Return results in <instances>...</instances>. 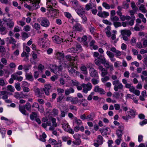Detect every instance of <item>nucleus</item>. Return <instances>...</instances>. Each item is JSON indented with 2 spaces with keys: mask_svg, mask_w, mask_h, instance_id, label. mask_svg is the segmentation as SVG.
Masks as SVG:
<instances>
[{
  "mask_svg": "<svg viewBox=\"0 0 147 147\" xmlns=\"http://www.w3.org/2000/svg\"><path fill=\"white\" fill-rule=\"evenodd\" d=\"M125 87L127 88H129V91L130 92L131 90L134 87V86H131L130 84L127 83L125 85Z\"/></svg>",
  "mask_w": 147,
  "mask_h": 147,
  "instance_id": "45",
  "label": "nucleus"
},
{
  "mask_svg": "<svg viewBox=\"0 0 147 147\" xmlns=\"http://www.w3.org/2000/svg\"><path fill=\"white\" fill-rule=\"evenodd\" d=\"M98 59H100V62L102 64H104L106 62L105 59H101L100 56L98 57Z\"/></svg>",
  "mask_w": 147,
  "mask_h": 147,
  "instance_id": "61",
  "label": "nucleus"
},
{
  "mask_svg": "<svg viewBox=\"0 0 147 147\" xmlns=\"http://www.w3.org/2000/svg\"><path fill=\"white\" fill-rule=\"evenodd\" d=\"M75 121L76 124L79 126L82 124V121L80 119H77L76 118H75Z\"/></svg>",
  "mask_w": 147,
  "mask_h": 147,
  "instance_id": "50",
  "label": "nucleus"
},
{
  "mask_svg": "<svg viewBox=\"0 0 147 147\" xmlns=\"http://www.w3.org/2000/svg\"><path fill=\"white\" fill-rule=\"evenodd\" d=\"M46 135L45 133H43L42 135H40V140L41 141L45 142L46 141L45 138H46Z\"/></svg>",
  "mask_w": 147,
  "mask_h": 147,
  "instance_id": "28",
  "label": "nucleus"
},
{
  "mask_svg": "<svg viewBox=\"0 0 147 147\" xmlns=\"http://www.w3.org/2000/svg\"><path fill=\"white\" fill-rule=\"evenodd\" d=\"M6 85V81L3 78H0V86H3Z\"/></svg>",
  "mask_w": 147,
  "mask_h": 147,
  "instance_id": "30",
  "label": "nucleus"
},
{
  "mask_svg": "<svg viewBox=\"0 0 147 147\" xmlns=\"http://www.w3.org/2000/svg\"><path fill=\"white\" fill-rule=\"evenodd\" d=\"M24 30L26 32H28L30 30V28L28 25H26L24 27Z\"/></svg>",
  "mask_w": 147,
  "mask_h": 147,
  "instance_id": "60",
  "label": "nucleus"
},
{
  "mask_svg": "<svg viewBox=\"0 0 147 147\" xmlns=\"http://www.w3.org/2000/svg\"><path fill=\"white\" fill-rule=\"evenodd\" d=\"M136 111L133 110H131L129 111V113L133 117L135 115Z\"/></svg>",
  "mask_w": 147,
  "mask_h": 147,
  "instance_id": "62",
  "label": "nucleus"
},
{
  "mask_svg": "<svg viewBox=\"0 0 147 147\" xmlns=\"http://www.w3.org/2000/svg\"><path fill=\"white\" fill-rule=\"evenodd\" d=\"M1 61L3 65H6L7 64V61L5 58H2L1 59Z\"/></svg>",
  "mask_w": 147,
  "mask_h": 147,
  "instance_id": "47",
  "label": "nucleus"
},
{
  "mask_svg": "<svg viewBox=\"0 0 147 147\" xmlns=\"http://www.w3.org/2000/svg\"><path fill=\"white\" fill-rule=\"evenodd\" d=\"M47 4H49L51 5V4L54 7L56 5V4H57V2L55 0H47Z\"/></svg>",
  "mask_w": 147,
  "mask_h": 147,
  "instance_id": "25",
  "label": "nucleus"
},
{
  "mask_svg": "<svg viewBox=\"0 0 147 147\" xmlns=\"http://www.w3.org/2000/svg\"><path fill=\"white\" fill-rule=\"evenodd\" d=\"M81 69L82 71H84V74H87V67L84 66H82L81 67Z\"/></svg>",
  "mask_w": 147,
  "mask_h": 147,
  "instance_id": "41",
  "label": "nucleus"
},
{
  "mask_svg": "<svg viewBox=\"0 0 147 147\" xmlns=\"http://www.w3.org/2000/svg\"><path fill=\"white\" fill-rule=\"evenodd\" d=\"M57 58L58 59L62 61L64 57V54L58 52L57 53Z\"/></svg>",
  "mask_w": 147,
  "mask_h": 147,
  "instance_id": "14",
  "label": "nucleus"
},
{
  "mask_svg": "<svg viewBox=\"0 0 147 147\" xmlns=\"http://www.w3.org/2000/svg\"><path fill=\"white\" fill-rule=\"evenodd\" d=\"M80 105H81L83 107H86L88 105V102L86 99H82L79 100Z\"/></svg>",
  "mask_w": 147,
  "mask_h": 147,
  "instance_id": "11",
  "label": "nucleus"
},
{
  "mask_svg": "<svg viewBox=\"0 0 147 147\" xmlns=\"http://www.w3.org/2000/svg\"><path fill=\"white\" fill-rule=\"evenodd\" d=\"M7 25L9 28H12L13 27L14 25V22H11L7 23Z\"/></svg>",
  "mask_w": 147,
  "mask_h": 147,
  "instance_id": "55",
  "label": "nucleus"
},
{
  "mask_svg": "<svg viewBox=\"0 0 147 147\" xmlns=\"http://www.w3.org/2000/svg\"><path fill=\"white\" fill-rule=\"evenodd\" d=\"M92 82L94 85L98 84V80L95 78H93L92 80Z\"/></svg>",
  "mask_w": 147,
  "mask_h": 147,
  "instance_id": "59",
  "label": "nucleus"
},
{
  "mask_svg": "<svg viewBox=\"0 0 147 147\" xmlns=\"http://www.w3.org/2000/svg\"><path fill=\"white\" fill-rule=\"evenodd\" d=\"M68 70L69 72L72 74L74 76H76L77 72L74 69L73 67L72 66H69L68 67Z\"/></svg>",
  "mask_w": 147,
  "mask_h": 147,
  "instance_id": "9",
  "label": "nucleus"
},
{
  "mask_svg": "<svg viewBox=\"0 0 147 147\" xmlns=\"http://www.w3.org/2000/svg\"><path fill=\"white\" fill-rule=\"evenodd\" d=\"M107 54L110 58L114 57L115 56L114 54L113 53L109 51H107Z\"/></svg>",
  "mask_w": 147,
  "mask_h": 147,
  "instance_id": "40",
  "label": "nucleus"
},
{
  "mask_svg": "<svg viewBox=\"0 0 147 147\" xmlns=\"http://www.w3.org/2000/svg\"><path fill=\"white\" fill-rule=\"evenodd\" d=\"M26 78L31 81H32L33 80V78L32 74H26Z\"/></svg>",
  "mask_w": 147,
  "mask_h": 147,
  "instance_id": "32",
  "label": "nucleus"
},
{
  "mask_svg": "<svg viewBox=\"0 0 147 147\" xmlns=\"http://www.w3.org/2000/svg\"><path fill=\"white\" fill-rule=\"evenodd\" d=\"M34 26L36 30H39L40 28V26L38 23H35L34 24Z\"/></svg>",
  "mask_w": 147,
  "mask_h": 147,
  "instance_id": "57",
  "label": "nucleus"
},
{
  "mask_svg": "<svg viewBox=\"0 0 147 147\" xmlns=\"http://www.w3.org/2000/svg\"><path fill=\"white\" fill-rule=\"evenodd\" d=\"M22 57H25L26 58L24 59V60L27 61L28 60V55L25 52H23L21 54Z\"/></svg>",
  "mask_w": 147,
  "mask_h": 147,
  "instance_id": "34",
  "label": "nucleus"
},
{
  "mask_svg": "<svg viewBox=\"0 0 147 147\" xmlns=\"http://www.w3.org/2000/svg\"><path fill=\"white\" fill-rule=\"evenodd\" d=\"M93 8L92 5L91 3H89L86 5L85 6V9L88 11L90 9H92Z\"/></svg>",
  "mask_w": 147,
  "mask_h": 147,
  "instance_id": "39",
  "label": "nucleus"
},
{
  "mask_svg": "<svg viewBox=\"0 0 147 147\" xmlns=\"http://www.w3.org/2000/svg\"><path fill=\"white\" fill-rule=\"evenodd\" d=\"M115 53V55L117 57L120 56L122 54L121 52L119 50H117Z\"/></svg>",
  "mask_w": 147,
  "mask_h": 147,
  "instance_id": "64",
  "label": "nucleus"
},
{
  "mask_svg": "<svg viewBox=\"0 0 147 147\" xmlns=\"http://www.w3.org/2000/svg\"><path fill=\"white\" fill-rule=\"evenodd\" d=\"M62 127L64 129V130L67 131V130L69 128V125L68 124L64 123L62 124Z\"/></svg>",
  "mask_w": 147,
  "mask_h": 147,
  "instance_id": "37",
  "label": "nucleus"
},
{
  "mask_svg": "<svg viewBox=\"0 0 147 147\" xmlns=\"http://www.w3.org/2000/svg\"><path fill=\"white\" fill-rule=\"evenodd\" d=\"M94 117V113H91L86 116V119L88 121H93V118Z\"/></svg>",
  "mask_w": 147,
  "mask_h": 147,
  "instance_id": "21",
  "label": "nucleus"
},
{
  "mask_svg": "<svg viewBox=\"0 0 147 147\" xmlns=\"http://www.w3.org/2000/svg\"><path fill=\"white\" fill-rule=\"evenodd\" d=\"M94 91L97 92L99 93L100 94H104L105 93L104 90L101 88H100L98 86H96L94 90Z\"/></svg>",
  "mask_w": 147,
  "mask_h": 147,
  "instance_id": "6",
  "label": "nucleus"
},
{
  "mask_svg": "<svg viewBox=\"0 0 147 147\" xmlns=\"http://www.w3.org/2000/svg\"><path fill=\"white\" fill-rule=\"evenodd\" d=\"M139 9L142 11L144 13H146L147 12L146 10L145 9L144 5H142L139 7Z\"/></svg>",
  "mask_w": 147,
  "mask_h": 147,
  "instance_id": "42",
  "label": "nucleus"
},
{
  "mask_svg": "<svg viewBox=\"0 0 147 147\" xmlns=\"http://www.w3.org/2000/svg\"><path fill=\"white\" fill-rule=\"evenodd\" d=\"M130 92L138 96H139L140 94V91L136 89L134 87L133 88L132 90H131Z\"/></svg>",
  "mask_w": 147,
  "mask_h": 147,
  "instance_id": "23",
  "label": "nucleus"
},
{
  "mask_svg": "<svg viewBox=\"0 0 147 147\" xmlns=\"http://www.w3.org/2000/svg\"><path fill=\"white\" fill-rule=\"evenodd\" d=\"M111 20L113 21H117L119 20V18L117 16H115L111 18Z\"/></svg>",
  "mask_w": 147,
  "mask_h": 147,
  "instance_id": "58",
  "label": "nucleus"
},
{
  "mask_svg": "<svg viewBox=\"0 0 147 147\" xmlns=\"http://www.w3.org/2000/svg\"><path fill=\"white\" fill-rule=\"evenodd\" d=\"M120 83L119 80L118 79L116 80H115L113 81L112 82L114 86H115L118 85Z\"/></svg>",
  "mask_w": 147,
  "mask_h": 147,
  "instance_id": "49",
  "label": "nucleus"
},
{
  "mask_svg": "<svg viewBox=\"0 0 147 147\" xmlns=\"http://www.w3.org/2000/svg\"><path fill=\"white\" fill-rule=\"evenodd\" d=\"M65 58L67 60L70 62L71 63L75 61V58L69 55L66 56Z\"/></svg>",
  "mask_w": 147,
  "mask_h": 147,
  "instance_id": "17",
  "label": "nucleus"
},
{
  "mask_svg": "<svg viewBox=\"0 0 147 147\" xmlns=\"http://www.w3.org/2000/svg\"><path fill=\"white\" fill-rule=\"evenodd\" d=\"M20 84L18 82L15 84V86L16 89L18 91H20L21 89Z\"/></svg>",
  "mask_w": 147,
  "mask_h": 147,
  "instance_id": "38",
  "label": "nucleus"
},
{
  "mask_svg": "<svg viewBox=\"0 0 147 147\" xmlns=\"http://www.w3.org/2000/svg\"><path fill=\"white\" fill-rule=\"evenodd\" d=\"M52 122L53 124V126L55 127H57V123L56 122V119L55 118H52L51 119Z\"/></svg>",
  "mask_w": 147,
  "mask_h": 147,
  "instance_id": "43",
  "label": "nucleus"
},
{
  "mask_svg": "<svg viewBox=\"0 0 147 147\" xmlns=\"http://www.w3.org/2000/svg\"><path fill=\"white\" fill-rule=\"evenodd\" d=\"M30 118L32 120H33L34 118L36 119L37 117L36 113L35 112H32L30 115Z\"/></svg>",
  "mask_w": 147,
  "mask_h": 147,
  "instance_id": "33",
  "label": "nucleus"
},
{
  "mask_svg": "<svg viewBox=\"0 0 147 147\" xmlns=\"http://www.w3.org/2000/svg\"><path fill=\"white\" fill-rule=\"evenodd\" d=\"M123 88V86L121 83H120L118 85L114 86V90L116 91H117L119 89L122 90Z\"/></svg>",
  "mask_w": 147,
  "mask_h": 147,
  "instance_id": "19",
  "label": "nucleus"
},
{
  "mask_svg": "<svg viewBox=\"0 0 147 147\" xmlns=\"http://www.w3.org/2000/svg\"><path fill=\"white\" fill-rule=\"evenodd\" d=\"M7 91L11 92H13L15 91L14 87L11 85H9L7 86Z\"/></svg>",
  "mask_w": 147,
  "mask_h": 147,
  "instance_id": "27",
  "label": "nucleus"
},
{
  "mask_svg": "<svg viewBox=\"0 0 147 147\" xmlns=\"http://www.w3.org/2000/svg\"><path fill=\"white\" fill-rule=\"evenodd\" d=\"M22 74V71H18L11 75V77H12L14 80H16L19 82H21L23 80V78L22 77L18 76L21 75Z\"/></svg>",
  "mask_w": 147,
  "mask_h": 147,
  "instance_id": "2",
  "label": "nucleus"
},
{
  "mask_svg": "<svg viewBox=\"0 0 147 147\" xmlns=\"http://www.w3.org/2000/svg\"><path fill=\"white\" fill-rule=\"evenodd\" d=\"M106 30V33L107 36L109 37L111 36V33L110 32L111 30V28L110 26H108L105 29Z\"/></svg>",
  "mask_w": 147,
  "mask_h": 147,
  "instance_id": "18",
  "label": "nucleus"
},
{
  "mask_svg": "<svg viewBox=\"0 0 147 147\" xmlns=\"http://www.w3.org/2000/svg\"><path fill=\"white\" fill-rule=\"evenodd\" d=\"M40 24L43 27H47L49 26L50 22L46 18H43L41 20Z\"/></svg>",
  "mask_w": 147,
  "mask_h": 147,
  "instance_id": "4",
  "label": "nucleus"
},
{
  "mask_svg": "<svg viewBox=\"0 0 147 147\" xmlns=\"http://www.w3.org/2000/svg\"><path fill=\"white\" fill-rule=\"evenodd\" d=\"M111 76V79L113 80H117L118 77L115 74H109V76Z\"/></svg>",
  "mask_w": 147,
  "mask_h": 147,
  "instance_id": "53",
  "label": "nucleus"
},
{
  "mask_svg": "<svg viewBox=\"0 0 147 147\" xmlns=\"http://www.w3.org/2000/svg\"><path fill=\"white\" fill-rule=\"evenodd\" d=\"M113 24L116 28H117L118 27L121 26V23L119 22H114Z\"/></svg>",
  "mask_w": 147,
  "mask_h": 147,
  "instance_id": "52",
  "label": "nucleus"
},
{
  "mask_svg": "<svg viewBox=\"0 0 147 147\" xmlns=\"http://www.w3.org/2000/svg\"><path fill=\"white\" fill-rule=\"evenodd\" d=\"M109 80V78L108 76H106L104 78L101 79L102 81L103 82H105Z\"/></svg>",
  "mask_w": 147,
  "mask_h": 147,
  "instance_id": "56",
  "label": "nucleus"
},
{
  "mask_svg": "<svg viewBox=\"0 0 147 147\" xmlns=\"http://www.w3.org/2000/svg\"><path fill=\"white\" fill-rule=\"evenodd\" d=\"M53 41L55 43L59 44L63 42V39L57 36H55L52 38Z\"/></svg>",
  "mask_w": 147,
  "mask_h": 147,
  "instance_id": "8",
  "label": "nucleus"
},
{
  "mask_svg": "<svg viewBox=\"0 0 147 147\" xmlns=\"http://www.w3.org/2000/svg\"><path fill=\"white\" fill-rule=\"evenodd\" d=\"M121 34L122 36L126 35L127 36L129 37L131 35V32L129 30L125 29L121 31Z\"/></svg>",
  "mask_w": 147,
  "mask_h": 147,
  "instance_id": "5",
  "label": "nucleus"
},
{
  "mask_svg": "<svg viewBox=\"0 0 147 147\" xmlns=\"http://www.w3.org/2000/svg\"><path fill=\"white\" fill-rule=\"evenodd\" d=\"M32 107L33 108H39V105L38 103L36 102H34L33 103Z\"/></svg>",
  "mask_w": 147,
  "mask_h": 147,
  "instance_id": "63",
  "label": "nucleus"
},
{
  "mask_svg": "<svg viewBox=\"0 0 147 147\" xmlns=\"http://www.w3.org/2000/svg\"><path fill=\"white\" fill-rule=\"evenodd\" d=\"M74 92V89L71 88L69 89H67L65 91V94L66 95H68L71 93H73Z\"/></svg>",
  "mask_w": 147,
  "mask_h": 147,
  "instance_id": "24",
  "label": "nucleus"
},
{
  "mask_svg": "<svg viewBox=\"0 0 147 147\" xmlns=\"http://www.w3.org/2000/svg\"><path fill=\"white\" fill-rule=\"evenodd\" d=\"M97 142L100 145H101L103 143V138L100 135H99L98 137Z\"/></svg>",
  "mask_w": 147,
  "mask_h": 147,
  "instance_id": "31",
  "label": "nucleus"
},
{
  "mask_svg": "<svg viewBox=\"0 0 147 147\" xmlns=\"http://www.w3.org/2000/svg\"><path fill=\"white\" fill-rule=\"evenodd\" d=\"M30 3H32L31 6L32 10L36 9L39 7V5H38L39 3L30 2Z\"/></svg>",
  "mask_w": 147,
  "mask_h": 147,
  "instance_id": "16",
  "label": "nucleus"
},
{
  "mask_svg": "<svg viewBox=\"0 0 147 147\" xmlns=\"http://www.w3.org/2000/svg\"><path fill=\"white\" fill-rule=\"evenodd\" d=\"M102 5V6L107 9H109L110 8V5L105 2H103Z\"/></svg>",
  "mask_w": 147,
  "mask_h": 147,
  "instance_id": "48",
  "label": "nucleus"
},
{
  "mask_svg": "<svg viewBox=\"0 0 147 147\" xmlns=\"http://www.w3.org/2000/svg\"><path fill=\"white\" fill-rule=\"evenodd\" d=\"M34 91L35 93V94L37 96L41 97V95L40 91V90L38 88L35 87L34 89Z\"/></svg>",
  "mask_w": 147,
  "mask_h": 147,
  "instance_id": "15",
  "label": "nucleus"
},
{
  "mask_svg": "<svg viewBox=\"0 0 147 147\" xmlns=\"http://www.w3.org/2000/svg\"><path fill=\"white\" fill-rule=\"evenodd\" d=\"M64 98V96L63 94H61L58 97L57 99V102H59V103H61L62 102V100Z\"/></svg>",
  "mask_w": 147,
  "mask_h": 147,
  "instance_id": "35",
  "label": "nucleus"
},
{
  "mask_svg": "<svg viewBox=\"0 0 147 147\" xmlns=\"http://www.w3.org/2000/svg\"><path fill=\"white\" fill-rule=\"evenodd\" d=\"M90 76L94 78L98 77V72L94 68H90Z\"/></svg>",
  "mask_w": 147,
  "mask_h": 147,
  "instance_id": "7",
  "label": "nucleus"
},
{
  "mask_svg": "<svg viewBox=\"0 0 147 147\" xmlns=\"http://www.w3.org/2000/svg\"><path fill=\"white\" fill-rule=\"evenodd\" d=\"M116 134L119 138H121V136L123 134V130L120 129H117L116 130Z\"/></svg>",
  "mask_w": 147,
  "mask_h": 147,
  "instance_id": "22",
  "label": "nucleus"
},
{
  "mask_svg": "<svg viewBox=\"0 0 147 147\" xmlns=\"http://www.w3.org/2000/svg\"><path fill=\"white\" fill-rule=\"evenodd\" d=\"M0 32L2 34H5L7 33L6 30V28L3 26H1L0 27Z\"/></svg>",
  "mask_w": 147,
  "mask_h": 147,
  "instance_id": "26",
  "label": "nucleus"
},
{
  "mask_svg": "<svg viewBox=\"0 0 147 147\" xmlns=\"http://www.w3.org/2000/svg\"><path fill=\"white\" fill-rule=\"evenodd\" d=\"M52 87L49 84H47L45 85V88H44L45 90H50Z\"/></svg>",
  "mask_w": 147,
  "mask_h": 147,
  "instance_id": "51",
  "label": "nucleus"
},
{
  "mask_svg": "<svg viewBox=\"0 0 147 147\" xmlns=\"http://www.w3.org/2000/svg\"><path fill=\"white\" fill-rule=\"evenodd\" d=\"M82 86L83 88V92L86 93L88 91L90 90L92 87V86L91 83L88 82L87 84H83Z\"/></svg>",
  "mask_w": 147,
  "mask_h": 147,
  "instance_id": "3",
  "label": "nucleus"
},
{
  "mask_svg": "<svg viewBox=\"0 0 147 147\" xmlns=\"http://www.w3.org/2000/svg\"><path fill=\"white\" fill-rule=\"evenodd\" d=\"M49 143L53 145H56L59 144L60 146H61V141H59L58 142H57V141L55 140L50 138L49 140Z\"/></svg>",
  "mask_w": 147,
  "mask_h": 147,
  "instance_id": "10",
  "label": "nucleus"
},
{
  "mask_svg": "<svg viewBox=\"0 0 147 147\" xmlns=\"http://www.w3.org/2000/svg\"><path fill=\"white\" fill-rule=\"evenodd\" d=\"M73 143L75 145H79L81 143V141L80 139H77L73 141Z\"/></svg>",
  "mask_w": 147,
  "mask_h": 147,
  "instance_id": "44",
  "label": "nucleus"
},
{
  "mask_svg": "<svg viewBox=\"0 0 147 147\" xmlns=\"http://www.w3.org/2000/svg\"><path fill=\"white\" fill-rule=\"evenodd\" d=\"M9 43L13 45L16 43V42L13 38L11 37L9 39Z\"/></svg>",
  "mask_w": 147,
  "mask_h": 147,
  "instance_id": "46",
  "label": "nucleus"
},
{
  "mask_svg": "<svg viewBox=\"0 0 147 147\" xmlns=\"http://www.w3.org/2000/svg\"><path fill=\"white\" fill-rule=\"evenodd\" d=\"M77 14L81 17L85 21H86L87 19L85 15V11L84 8L81 6L76 10Z\"/></svg>",
  "mask_w": 147,
  "mask_h": 147,
  "instance_id": "1",
  "label": "nucleus"
},
{
  "mask_svg": "<svg viewBox=\"0 0 147 147\" xmlns=\"http://www.w3.org/2000/svg\"><path fill=\"white\" fill-rule=\"evenodd\" d=\"M49 7L50 8V9L49 10L50 14L53 13V15L55 16L57 15V13H59V11L55 9H54L52 7V6L50 5Z\"/></svg>",
  "mask_w": 147,
  "mask_h": 147,
  "instance_id": "12",
  "label": "nucleus"
},
{
  "mask_svg": "<svg viewBox=\"0 0 147 147\" xmlns=\"http://www.w3.org/2000/svg\"><path fill=\"white\" fill-rule=\"evenodd\" d=\"M38 70H39V71L42 72V70L44 68V67L42 65L40 64L38 66Z\"/></svg>",
  "mask_w": 147,
  "mask_h": 147,
  "instance_id": "54",
  "label": "nucleus"
},
{
  "mask_svg": "<svg viewBox=\"0 0 147 147\" xmlns=\"http://www.w3.org/2000/svg\"><path fill=\"white\" fill-rule=\"evenodd\" d=\"M78 100L77 97H75L72 98L71 100V102L73 104H76L78 103Z\"/></svg>",
  "mask_w": 147,
  "mask_h": 147,
  "instance_id": "36",
  "label": "nucleus"
},
{
  "mask_svg": "<svg viewBox=\"0 0 147 147\" xmlns=\"http://www.w3.org/2000/svg\"><path fill=\"white\" fill-rule=\"evenodd\" d=\"M59 69L58 68L57 66H54L52 68H51V71L53 72L55 74H57L58 73H59Z\"/></svg>",
  "mask_w": 147,
  "mask_h": 147,
  "instance_id": "20",
  "label": "nucleus"
},
{
  "mask_svg": "<svg viewBox=\"0 0 147 147\" xmlns=\"http://www.w3.org/2000/svg\"><path fill=\"white\" fill-rule=\"evenodd\" d=\"M26 109L29 111H31V106L29 102L27 103L24 106Z\"/></svg>",
  "mask_w": 147,
  "mask_h": 147,
  "instance_id": "29",
  "label": "nucleus"
},
{
  "mask_svg": "<svg viewBox=\"0 0 147 147\" xmlns=\"http://www.w3.org/2000/svg\"><path fill=\"white\" fill-rule=\"evenodd\" d=\"M19 109L20 111L24 115H28L27 114V112L25 110V107L22 106L21 105H19Z\"/></svg>",
  "mask_w": 147,
  "mask_h": 147,
  "instance_id": "13",
  "label": "nucleus"
}]
</instances>
